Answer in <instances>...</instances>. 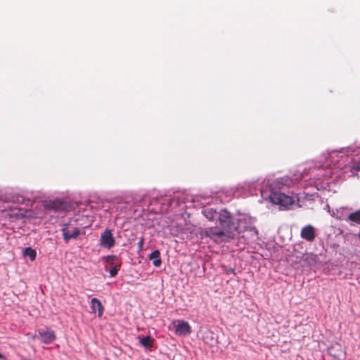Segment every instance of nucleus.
Returning <instances> with one entry per match:
<instances>
[{"label":"nucleus","mask_w":360,"mask_h":360,"mask_svg":"<svg viewBox=\"0 0 360 360\" xmlns=\"http://www.w3.org/2000/svg\"><path fill=\"white\" fill-rule=\"evenodd\" d=\"M325 162L310 169V176L316 181L337 183L341 179L357 175L360 171V148L347 147L328 151Z\"/></svg>","instance_id":"1"},{"label":"nucleus","mask_w":360,"mask_h":360,"mask_svg":"<svg viewBox=\"0 0 360 360\" xmlns=\"http://www.w3.org/2000/svg\"><path fill=\"white\" fill-rule=\"evenodd\" d=\"M202 212L210 221L219 219L221 230L210 227L204 231V235L217 243L229 241L236 236L243 238L247 243L258 238V231L254 225L255 220L250 217L243 215L234 219L226 210L218 213L211 207L203 209Z\"/></svg>","instance_id":"2"},{"label":"nucleus","mask_w":360,"mask_h":360,"mask_svg":"<svg viewBox=\"0 0 360 360\" xmlns=\"http://www.w3.org/2000/svg\"><path fill=\"white\" fill-rule=\"evenodd\" d=\"M269 199L273 204L278 205L281 210H288L294 203V199L292 196L281 192L271 193Z\"/></svg>","instance_id":"3"},{"label":"nucleus","mask_w":360,"mask_h":360,"mask_svg":"<svg viewBox=\"0 0 360 360\" xmlns=\"http://www.w3.org/2000/svg\"><path fill=\"white\" fill-rule=\"evenodd\" d=\"M43 205L46 210L54 212L65 211L68 207L67 203L58 198L53 200H44Z\"/></svg>","instance_id":"4"},{"label":"nucleus","mask_w":360,"mask_h":360,"mask_svg":"<svg viewBox=\"0 0 360 360\" xmlns=\"http://www.w3.org/2000/svg\"><path fill=\"white\" fill-rule=\"evenodd\" d=\"M99 244L101 246L107 249H110L115 245V239L113 236L112 230L106 229L101 233Z\"/></svg>","instance_id":"5"},{"label":"nucleus","mask_w":360,"mask_h":360,"mask_svg":"<svg viewBox=\"0 0 360 360\" xmlns=\"http://www.w3.org/2000/svg\"><path fill=\"white\" fill-rule=\"evenodd\" d=\"M174 333L179 336H186L191 334V327L189 323L184 320H177L173 322Z\"/></svg>","instance_id":"6"},{"label":"nucleus","mask_w":360,"mask_h":360,"mask_svg":"<svg viewBox=\"0 0 360 360\" xmlns=\"http://www.w3.org/2000/svg\"><path fill=\"white\" fill-rule=\"evenodd\" d=\"M4 217H8L11 221L23 219L27 217L26 211L17 207H9L2 211Z\"/></svg>","instance_id":"7"},{"label":"nucleus","mask_w":360,"mask_h":360,"mask_svg":"<svg viewBox=\"0 0 360 360\" xmlns=\"http://www.w3.org/2000/svg\"><path fill=\"white\" fill-rule=\"evenodd\" d=\"M328 352L330 356H333L334 359L338 360H345L346 359V351L342 346L338 343H335L328 347Z\"/></svg>","instance_id":"8"},{"label":"nucleus","mask_w":360,"mask_h":360,"mask_svg":"<svg viewBox=\"0 0 360 360\" xmlns=\"http://www.w3.org/2000/svg\"><path fill=\"white\" fill-rule=\"evenodd\" d=\"M64 240L68 243L70 239H76L81 233L79 228L75 227L70 230L68 224H65L61 229Z\"/></svg>","instance_id":"9"},{"label":"nucleus","mask_w":360,"mask_h":360,"mask_svg":"<svg viewBox=\"0 0 360 360\" xmlns=\"http://www.w3.org/2000/svg\"><path fill=\"white\" fill-rule=\"evenodd\" d=\"M295 257L297 259L294 261L295 262H304V264L308 266H314L317 261V255L311 252L302 254L300 260L297 259L299 258L298 256L296 255Z\"/></svg>","instance_id":"10"},{"label":"nucleus","mask_w":360,"mask_h":360,"mask_svg":"<svg viewBox=\"0 0 360 360\" xmlns=\"http://www.w3.org/2000/svg\"><path fill=\"white\" fill-rule=\"evenodd\" d=\"M300 236L302 238L307 241L311 242L316 238L315 229L311 225H307L304 226L300 232Z\"/></svg>","instance_id":"11"},{"label":"nucleus","mask_w":360,"mask_h":360,"mask_svg":"<svg viewBox=\"0 0 360 360\" xmlns=\"http://www.w3.org/2000/svg\"><path fill=\"white\" fill-rule=\"evenodd\" d=\"M350 214L349 209L347 207H340L338 209L333 210L331 216L340 220H349Z\"/></svg>","instance_id":"12"},{"label":"nucleus","mask_w":360,"mask_h":360,"mask_svg":"<svg viewBox=\"0 0 360 360\" xmlns=\"http://www.w3.org/2000/svg\"><path fill=\"white\" fill-rule=\"evenodd\" d=\"M39 337L41 341L44 344H50L56 340V335L53 330L47 328L45 331H39Z\"/></svg>","instance_id":"13"},{"label":"nucleus","mask_w":360,"mask_h":360,"mask_svg":"<svg viewBox=\"0 0 360 360\" xmlns=\"http://www.w3.org/2000/svg\"><path fill=\"white\" fill-rule=\"evenodd\" d=\"M202 340L207 345L212 346L217 341V337L214 333L210 330H206L203 332Z\"/></svg>","instance_id":"14"},{"label":"nucleus","mask_w":360,"mask_h":360,"mask_svg":"<svg viewBox=\"0 0 360 360\" xmlns=\"http://www.w3.org/2000/svg\"><path fill=\"white\" fill-rule=\"evenodd\" d=\"M90 304L92 312L95 313L96 311H98V317H101L103 314L104 309L101 301L97 298L94 297L91 299Z\"/></svg>","instance_id":"15"},{"label":"nucleus","mask_w":360,"mask_h":360,"mask_svg":"<svg viewBox=\"0 0 360 360\" xmlns=\"http://www.w3.org/2000/svg\"><path fill=\"white\" fill-rule=\"evenodd\" d=\"M150 260L153 261V264L158 267L162 264V260L160 257V252L158 250H155L153 251L148 256Z\"/></svg>","instance_id":"16"},{"label":"nucleus","mask_w":360,"mask_h":360,"mask_svg":"<svg viewBox=\"0 0 360 360\" xmlns=\"http://www.w3.org/2000/svg\"><path fill=\"white\" fill-rule=\"evenodd\" d=\"M291 183L292 179L289 176H285L283 177L276 179L275 182V186L281 188L283 186H289Z\"/></svg>","instance_id":"17"},{"label":"nucleus","mask_w":360,"mask_h":360,"mask_svg":"<svg viewBox=\"0 0 360 360\" xmlns=\"http://www.w3.org/2000/svg\"><path fill=\"white\" fill-rule=\"evenodd\" d=\"M140 344L145 347H150L153 346V340L150 336L141 337L139 336Z\"/></svg>","instance_id":"18"},{"label":"nucleus","mask_w":360,"mask_h":360,"mask_svg":"<svg viewBox=\"0 0 360 360\" xmlns=\"http://www.w3.org/2000/svg\"><path fill=\"white\" fill-rule=\"evenodd\" d=\"M23 254L25 257H28L32 262L35 260L37 257L36 250L30 247L25 248L23 250Z\"/></svg>","instance_id":"19"},{"label":"nucleus","mask_w":360,"mask_h":360,"mask_svg":"<svg viewBox=\"0 0 360 360\" xmlns=\"http://www.w3.org/2000/svg\"><path fill=\"white\" fill-rule=\"evenodd\" d=\"M349 220L352 222L360 224V210L354 212H350Z\"/></svg>","instance_id":"20"},{"label":"nucleus","mask_w":360,"mask_h":360,"mask_svg":"<svg viewBox=\"0 0 360 360\" xmlns=\"http://www.w3.org/2000/svg\"><path fill=\"white\" fill-rule=\"evenodd\" d=\"M112 266V268L109 270V274L111 277H115L117 276L118 271L120 269L121 263H116Z\"/></svg>","instance_id":"21"},{"label":"nucleus","mask_w":360,"mask_h":360,"mask_svg":"<svg viewBox=\"0 0 360 360\" xmlns=\"http://www.w3.org/2000/svg\"><path fill=\"white\" fill-rule=\"evenodd\" d=\"M116 259H117V257L115 255H108V256L105 257L103 258V260L105 262L110 264L111 265H114V264H115V261L116 260Z\"/></svg>","instance_id":"22"},{"label":"nucleus","mask_w":360,"mask_h":360,"mask_svg":"<svg viewBox=\"0 0 360 360\" xmlns=\"http://www.w3.org/2000/svg\"><path fill=\"white\" fill-rule=\"evenodd\" d=\"M143 243H144V238H143V237H141V238H139V240L138 244H137V251H138V252H140L142 251Z\"/></svg>","instance_id":"23"},{"label":"nucleus","mask_w":360,"mask_h":360,"mask_svg":"<svg viewBox=\"0 0 360 360\" xmlns=\"http://www.w3.org/2000/svg\"><path fill=\"white\" fill-rule=\"evenodd\" d=\"M228 272H230V273H234V269H230Z\"/></svg>","instance_id":"24"},{"label":"nucleus","mask_w":360,"mask_h":360,"mask_svg":"<svg viewBox=\"0 0 360 360\" xmlns=\"http://www.w3.org/2000/svg\"><path fill=\"white\" fill-rule=\"evenodd\" d=\"M3 358V355L0 353V359Z\"/></svg>","instance_id":"25"}]
</instances>
